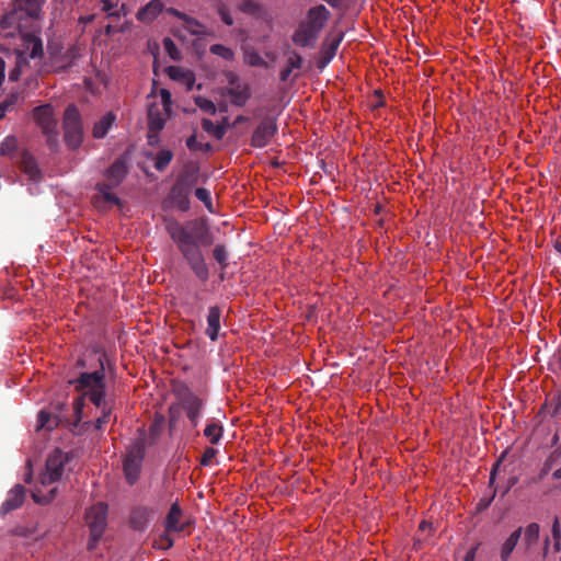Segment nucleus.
<instances>
[{
    "mask_svg": "<svg viewBox=\"0 0 561 561\" xmlns=\"http://www.w3.org/2000/svg\"><path fill=\"white\" fill-rule=\"evenodd\" d=\"M43 2L44 0H15L16 9L4 14L0 20L1 30L4 32L0 34V42L9 36H15V31H18V38L21 42L20 47L14 49L16 67L9 75L12 81L19 80L27 64V58L34 59L43 53V45L39 37L21 32L23 12L30 18H38Z\"/></svg>",
    "mask_w": 561,
    "mask_h": 561,
    "instance_id": "1",
    "label": "nucleus"
},
{
    "mask_svg": "<svg viewBox=\"0 0 561 561\" xmlns=\"http://www.w3.org/2000/svg\"><path fill=\"white\" fill-rule=\"evenodd\" d=\"M104 377V370L100 369L93 373H83L71 383L98 409H105L107 401L105 399Z\"/></svg>",
    "mask_w": 561,
    "mask_h": 561,
    "instance_id": "2",
    "label": "nucleus"
},
{
    "mask_svg": "<svg viewBox=\"0 0 561 561\" xmlns=\"http://www.w3.org/2000/svg\"><path fill=\"white\" fill-rule=\"evenodd\" d=\"M108 506L104 502L94 504L85 511V523L89 527L88 550L95 549L107 526Z\"/></svg>",
    "mask_w": 561,
    "mask_h": 561,
    "instance_id": "3",
    "label": "nucleus"
},
{
    "mask_svg": "<svg viewBox=\"0 0 561 561\" xmlns=\"http://www.w3.org/2000/svg\"><path fill=\"white\" fill-rule=\"evenodd\" d=\"M172 237L178 242L184 256L188 260L197 277L202 280H206L208 277V268L196 243L184 230H181L179 234L173 233Z\"/></svg>",
    "mask_w": 561,
    "mask_h": 561,
    "instance_id": "4",
    "label": "nucleus"
},
{
    "mask_svg": "<svg viewBox=\"0 0 561 561\" xmlns=\"http://www.w3.org/2000/svg\"><path fill=\"white\" fill-rule=\"evenodd\" d=\"M127 173V165L124 160L115 161L105 172V183L99 184L98 188L105 201L112 204H119L118 197L112 192V188L117 186Z\"/></svg>",
    "mask_w": 561,
    "mask_h": 561,
    "instance_id": "5",
    "label": "nucleus"
},
{
    "mask_svg": "<svg viewBox=\"0 0 561 561\" xmlns=\"http://www.w3.org/2000/svg\"><path fill=\"white\" fill-rule=\"evenodd\" d=\"M68 460V454L60 449L53 450L48 455L45 469L39 476L41 483L44 486H47L59 481L64 474L65 466L67 465Z\"/></svg>",
    "mask_w": 561,
    "mask_h": 561,
    "instance_id": "6",
    "label": "nucleus"
},
{
    "mask_svg": "<svg viewBox=\"0 0 561 561\" xmlns=\"http://www.w3.org/2000/svg\"><path fill=\"white\" fill-rule=\"evenodd\" d=\"M65 140L70 148H77L83 138L81 117L78 108L69 105L64 115Z\"/></svg>",
    "mask_w": 561,
    "mask_h": 561,
    "instance_id": "7",
    "label": "nucleus"
},
{
    "mask_svg": "<svg viewBox=\"0 0 561 561\" xmlns=\"http://www.w3.org/2000/svg\"><path fill=\"white\" fill-rule=\"evenodd\" d=\"M170 112L162 111L161 106L157 103H151L148 110V144L153 146L158 142V134L163 129Z\"/></svg>",
    "mask_w": 561,
    "mask_h": 561,
    "instance_id": "8",
    "label": "nucleus"
},
{
    "mask_svg": "<svg viewBox=\"0 0 561 561\" xmlns=\"http://www.w3.org/2000/svg\"><path fill=\"white\" fill-rule=\"evenodd\" d=\"M33 116L49 140L57 135V119L51 105L46 104L36 107Z\"/></svg>",
    "mask_w": 561,
    "mask_h": 561,
    "instance_id": "9",
    "label": "nucleus"
},
{
    "mask_svg": "<svg viewBox=\"0 0 561 561\" xmlns=\"http://www.w3.org/2000/svg\"><path fill=\"white\" fill-rule=\"evenodd\" d=\"M142 458L144 447L140 444H136L128 450L124 459V472L130 483L135 482L139 477Z\"/></svg>",
    "mask_w": 561,
    "mask_h": 561,
    "instance_id": "10",
    "label": "nucleus"
},
{
    "mask_svg": "<svg viewBox=\"0 0 561 561\" xmlns=\"http://www.w3.org/2000/svg\"><path fill=\"white\" fill-rule=\"evenodd\" d=\"M190 524V517L184 514L179 503H173L169 513H167V517H164V530L167 533H181Z\"/></svg>",
    "mask_w": 561,
    "mask_h": 561,
    "instance_id": "11",
    "label": "nucleus"
},
{
    "mask_svg": "<svg viewBox=\"0 0 561 561\" xmlns=\"http://www.w3.org/2000/svg\"><path fill=\"white\" fill-rule=\"evenodd\" d=\"M276 133V124L273 119L261 123L254 130L251 145L256 148L265 147Z\"/></svg>",
    "mask_w": 561,
    "mask_h": 561,
    "instance_id": "12",
    "label": "nucleus"
},
{
    "mask_svg": "<svg viewBox=\"0 0 561 561\" xmlns=\"http://www.w3.org/2000/svg\"><path fill=\"white\" fill-rule=\"evenodd\" d=\"M231 87L227 90L230 102L234 105L242 106L250 98V89L248 84L237 82V79L231 75Z\"/></svg>",
    "mask_w": 561,
    "mask_h": 561,
    "instance_id": "13",
    "label": "nucleus"
},
{
    "mask_svg": "<svg viewBox=\"0 0 561 561\" xmlns=\"http://www.w3.org/2000/svg\"><path fill=\"white\" fill-rule=\"evenodd\" d=\"M318 35L319 32L314 31V28L304 22L295 32L293 41L296 45L301 47L312 46L316 43Z\"/></svg>",
    "mask_w": 561,
    "mask_h": 561,
    "instance_id": "14",
    "label": "nucleus"
},
{
    "mask_svg": "<svg viewBox=\"0 0 561 561\" xmlns=\"http://www.w3.org/2000/svg\"><path fill=\"white\" fill-rule=\"evenodd\" d=\"M329 19V11L324 5H317L311 8L307 13V20L305 21L314 31L321 32Z\"/></svg>",
    "mask_w": 561,
    "mask_h": 561,
    "instance_id": "15",
    "label": "nucleus"
},
{
    "mask_svg": "<svg viewBox=\"0 0 561 561\" xmlns=\"http://www.w3.org/2000/svg\"><path fill=\"white\" fill-rule=\"evenodd\" d=\"M220 316L221 312L218 307H210L207 316L206 334L211 341L217 340L220 330Z\"/></svg>",
    "mask_w": 561,
    "mask_h": 561,
    "instance_id": "16",
    "label": "nucleus"
},
{
    "mask_svg": "<svg viewBox=\"0 0 561 561\" xmlns=\"http://www.w3.org/2000/svg\"><path fill=\"white\" fill-rule=\"evenodd\" d=\"M151 511L147 507H137L129 514V524L137 530L144 529L150 520Z\"/></svg>",
    "mask_w": 561,
    "mask_h": 561,
    "instance_id": "17",
    "label": "nucleus"
},
{
    "mask_svg": "<svg viewBox=\"0 0 561 561\" xmlns=\"http://www.w3.org/2000/svg\"><path fill=\"white\" fill-rule=\"evenodd\" d=\"M163 10L161 0H151L145 8L139 10L137 18L141 22H150Z\"/></svg>",
    "mask_w": 561,
    "mask_h": 561,
    "instance_id": "18",
    "label": "nucleus"
},
{
    "mask_svg": "<svg viewBox=\"0 0 561 561\" xmlns=\"http://www.w3.org/2000/svg\"><path fill=\"white\" fill-rule=\"evenodd\" d=\"M168 75L170 76L171 79L183 82L188 90H191L195 83L194 73L190 70H184L181 67H169Z\"/></svg>",
    "mask_w": 561,
    "mask_h": 561,
    "instance_id": "19",
    "label": "nucleus"
},
{
    "mask_svg": "<svg viewBox=\"0 0 561 561\" xmlns=\"http://www.w3.org/2000/svg\"><path fill=\"white\" fill-rule=\"evenodd\" d=\"M116 121V116L108 112L104 114L93 126V137L103 138Z\"/></svg>",
    "mask_w": 561,
    "mask_h": 561,
    "instance_id": "20",
    "label": "nucleus"
},
{
    "mask_svg": "<svg viewBox=\"0 0 561 561\" xmlns=\"http://www.w3.org/2000/svg\"><path fill=\"white\" fill-rule=\"evenodd\" d=\"M168 13L181 19L184 22L185 27L191 34L199 35L203 34V25L198 23L195 19L187 16L186 14L170 8L167 10Z\"/></svg>",
    "mask_w": 561,
    "mask_h": 561,
    "instance_id": "21",
    "label": "nucleus"
},
{
    "mask_svg": "<svg viewBox=\"0 0 561 561\" xmlns=\"http://www.w3.org/2000/svg\"><path fill=\"white\" fill-rule=\"evenodd\" d=\"M202 407L203 402L196 396H190L184 401V409L186 411V414L194 424L197 423Z\"/></svg>",
    "mask_w": 561,
    "mask_h": 561,
    "instance_id": "22",
    "label": "nucleus"
},
{
    "mask_svg": "<svg viewBox=\"0 0 561 561\" xmlns=\"http://www.w3.org/2000/svg\"><path fill=\"white\" fill-rule=\"evenodd\" d=\"M522 534H523V528L518 527L511 534V536L503 543L502 550H501V558L503 561H506L508 559L510 554L516 547Z\"/></svg>",
    "mask_w": 561,
    "mask_h": 561,
    "instance_id": "23",
    "label": "nucleus"
},
{
    "mask_svg": "<svg viewBox=\"0 0 561 561\" xmlns=\"http://www.w3.org/2000/svg\"><path fill=\"white\" fill-rule=\"evenodd\" d=\"M57 425V420L51 413L46 411H39L37 414L35 430L37 432L46 430L51 431Z\"/></svg>",
    "mask_w": 561,
    "mask_h": 561,
    "instance_id": "24",
    "label": "nucleus"
},
{
    "mask_svg": "<svg viewBox=\"0 0 561 561\" xmlns=\"http://www.w3.org/2000/svg\"><path fill=\"white\" fill-rule=\"evenodd\" d=\"M196 181V178L194 174L191 175H181L176 180V183L172 187V194H184L185 196L188 194L191 185Z\"/></svg>",
    "mask_w": 561,
    "mask_h": 561,
    "instance_id": "25",
    "label": "nucleus"
},
{
    "mask_svg": "<svg viewBox=\"0 0 561 561\" xmlns=\"http://www.w3.org/2000/svg\"><path fill=\"white\" fill-rule=\"evenodd\" d=\"M25 494L26 493H14L10 500L5 501L2 506H0V515L4 516L9 512L22 507L25 502Z\"/></svg>",
    "mask_w": 561,
    "mask_h": 561,
    "instance_id": "26",
    "label": "nucleus"
},
{
    "mask_svg": "<svg viewBox=\"0 0 561 561\" xmlns=\"http://www.w3.org/2000/svg\"><path fill=\"white\" fill-rule=\"evenodd\" d=\"M21 168L28 175L31 180H37L39 176V169L36 165L33 157L24 154L21 161Z\"/></svg>",
    "mask_w": 561,
    "mask_h": 561,
    "instance_id": "27",
    "label": "nucleus"
},
{
    "mask_svg": "<svg viewBox=\"0 0 561 561\" xmlns=\"http://www.w3.org/2000/svg\"><path fill=\"white\" fill-rule=\"evenodd\" d=\"M539 531H540V527L537 523H531L530 525H528V527L526 528V534H525V543L527 547L537 545V542L539 540Z\"/></svg>",
    "mask_w": 561,
    "mask_h": 561,
    "instance_id": "28",
    "label": "nucleus"
},
{
    "mask_svg": "<svg viewBox=\"0 0 561 561\" xmlns=\"http://www.w3.org/2000/svg\"><path fill=\"white\" fill-rule=\"evenodd\" d=\"M204 435L211 444H217L222 436V427L215 423L208 424L204 430Z\"/></svg>",
    "mask_w": 561,
    "mask_h": 561,
    "instance_id": "29",
    "label": "nucleus"
},
{
    "mask_svg": "<svg viewBox=\"0 0 561 561\" xmlns=\"http://www.w3.org/2000/svg\"><path fill=\"white\" fill-rule=\"evenodd\" d=\"M173 158L170 150H161L154 158V168L159 171L164 170Z\"/></svg>",
    "mask_w": 561,
    "mask_h": 561,
    "instance_id": "30",
    "label": "nucleus"
},
{
    "mask_svg": "<svg viewBox=\"0 0 561 561\" xmlns=\"http://www.w3.org/2000/svg\"><path fill=\"white\" fill-rule=\"evenodd\" d=\"M243 60L247 65L252 67H263L266 66L265 60L261 57V55L255 50H245Z\"/></svg>",
    "mask_w": 561,
    "mask_h": 561,
    "instance_id": "31",
    "label": "nucleus"
},
{
    "mask_svg": "<svg viewBox=\"0 0 561 561\" xmlns=\"http://www.w3.org/2000/svg\"><path fill=\"white\" fill-rule=\"evenodd\" d=\"M240 10L244 13L251 14L253 16H261L263 10L259 3L252 0H244L240 4Z\"/></svg>",
    "mask_w": 561,
    "mask_h": 561,
    "instance_id": "32",
    "label": "nucleus"
},
{
    "mask_svg": "<svg viewBox=\"0 0 561 561\" xmlns=\"http://www.w3.org/2000/svg\"><path fill=\"white\" fill-rule=\"evenodd\" d=\"M210 53L221 57L225 60H232L234 58V53L232 49L220 44L211 45Z\"/></svg>",
    "mask_w": 561,
    "mask_h": 561,
    "instance_id": "33",
    "label": "nucleus"
},
{
    "mask_svg": "<svg viewBox=\"0 0 561 561\" xmlns=\"http://www.w3.org/2000/svg\"><path fill=\"white\" fill-rule=\"evenodd\" d=\"M202 125L204 130L213 134L218 139L224 136V129L220 126H215L211 121L204 119Z\"/></svg>",
    "mask_w": 561,
    "mask_h": 561,
    "instance_id": "34",
    "label": "nucleus"
},
{
    "mask_svg": "<svg viewBox=\"0 0 561 561\" xmlns=\"http://www.w3.org/2000/svg\"><path fill=\"white\" fill-rule=\"evenodd\" d=\"M195 196L204 203L206 208L211 211V197L209 191L206 188L199 187L195 191Z\"/></svg>",
    "mask_w": 561,
    "mask_h": 561,
    "instance_id": "35",
    "label": "nucleus"
},
{
    "mask_svg": "<svg viewBox=\"0 0 561 561\" xmlns=\"http://www.w3.org/2000/svg\"><path fill=\"white\" fill-rule=\"evenodd\" d=\"M102 411V416H100L96 421H95V428L96 430H102L103 425L108 423L110 421V416H111V412H112V408L108 403H106V408L105 409H100Z\"/></svg>",
    "mask_w": 561,
    "mask_h": 561,
    "instance_id": "36",
    "label": "nucleus"
},
{
    "mask_svg": "<svg viewBox=\"0 0 561 561\" xmlns=\"http://www.w3.org/2000/svg\"><path fill=\"white\" fill-rule=\"evenodd\" d=\"M196 105L206 113L215 114L216 112V105L210 100L197 98Z\"/></svg>",
    "mask_w": 561,
    "mask_h": 561,
    "instance_id": "37",
    "label": "nucleus"
},
{
    "mask_svg": "<svg viewBox=\"0 0 561 561\" xmlns=\"http://www.w3.org/2000/svg\"><path fill=\"white\" fill-rule=\"evenodd\" d=\"M163 46H164V49L167 50V53L169 54V56L172 59L176 60V59L180 58V51L176 48L175 44L172 42V39L164 38L163 39Z\"/></svg>",
    "mask_w": 561,
    "mask_h": 561,
    "instance_id": "38",
    "label": "nucleus"
},
{
    "mask_svg": "<svg viewBox=\"0 0 561 561\" xmlns=\"http://www.w3.org/2000/svg\"><path fill=\"white\" fill-rule=\"evenodd\" d=\"M160 103L157 104L158 106H161L162 111L164 112H170V106H171V93L165 90V89H162L160 91Z\"/></svg>",
    "mask_w": 561,
    "mask_h": 561,
    "instance_id": "39",
    "label": "nucleus"
},
{
    "mask_svg": "<svg viewBox=\"0 0 561 561\" xmlns=\"http://www.w3.org/2000/svg\"><path fill=\"white\" fill-rule=\"evenodd\" d=\"M34 502L39 505H47L49 504L55 493H31Z\"/></svg>",
    "mask_w": 561,
    "mask_h": 561,
    "instance_id": "40",
    "label": "nucleus"
},
{
    "mask_svg": "<svg viewBox=\"0 0 561 561\" xmlns=\"http://www.w3.org/2000/svg\"><path fill=\"white\" fill-rule=\"evenodd\" d=\"M214 257L219 264L226 265V261L228 257L226 248L221 244L216 245L214 249Z\"/></svg>",
    "mask_w": 561,
    "mask_h": 561,
    "instance_id": "41",
    "label": "nucleus"
},
{
    "mask_svg": "<svg viewBox=\"0 0 561 561\" xmlns=\"http://www.w3.org/2000/svg\"><path fill=\"white\" fill-rule=\"evenodd\" d=\"M217 454V450L213 447L206 448L203 456H202V465L208 466L210 465L211 460L215 458Z\"/></svg>",
    "mask_w": 561,
    "mask_h": 561,
    "instance_id": "42",
    "label": "nucleus"
},
{
    "mask_svg": "<svg viewBox=\"0 0 561 561\" xmlns=\"http://www.w3.org/2000/svg\"><path fill=\"white\" fill-rule=\"evenodd\" d=\"M84 399H85V397H83V394H82L73 402V410H75L76 417L78 420L82 419V412H83V408H84Z\"/></svg>",
    "mask_w": 561,
    "mask_h": 561,
    "instance_id": "43",
    "label": "nucleus"
},
{
    "mask_svg": "<svg viewBox=\"0 0 561 561\" xmlns=\"http://www.w3.org/2000/svg\"><path fill=\"white\" fill-rule=\"evenodd\" d=\"M494 496L495 493H493V495L490 497L481 499L476 506V512H482L483 510L489 508L492 502L494 501Z\"/></svg>",
    "mask_w": 561,
    "mask_h": 561,
    "instance_id": "44",
    "label": "nucleus"
},
{
    "mask_svg": "<svg viewBox=\"0 0 561 561\" xmlns=\"http://www.w3.org/2000/svg\"><path fill=\"white\" fill-rule=\"evenodd\" d=\"M551 535L554 540H558L561 538V524L560 519L558 517H554L552 527H551Z\"/></svg>",
    "mask_w": 561,
    "mask_h": 561,
    "instance_id": "45",
    "label": "nucleus"
},
{
    "mask_svg": "<svg viewBox=\"0 0 561 561\" xmlns=\"http://www.w3.org/2000/svg\"><path fill=\"white\" fill-rule=\"evenodd\" d=\"M219 15L224 23H226L227 25H232L233 19L225 8L219 9Z\"/></svg>",
    "mask_w": 561,
    "mask_h": 561,
    "instance_id": "46",
    "label": "nucleus"
},
{
    "mask_svg": "<svg viewBox=\"0 0 561 561\" xmlns=\"http://www.w3.org/2000/svg\"><path fill=\"white\" fill-rule=\"evenodd\" d=\"M32 473H33V465H32V461L28 459L25 465V482H31Z\"/></svg>",
    "mask_w": 561,
    "mask_h": 561,
    "instance_id": "47",
    "label": "nucleus"
},
{
    "mask_svg": "<svg viewBox=\"0 0 561 561\" xmlns=\"http://www.w3.org/2000/svg\"><path fill=\"white\" fill-rule=\"evenodd\" d=\"M477 549H478V546H473V547H471V548L467 551V553H466V556H465V558H463V561H473V560H474V558H476Z\"/></svg>",
    "mask_w": 561,
    "mask_h": 561,
    "instance_id": "48",
    "label": "nucleus"
},
{
    "mask_svg": "<svg viewBox=\"0 0 561 561\" xmlns=\"http://www.w3.org/2000/svg\"><path fill=\"white\" fill-rule=\"evenodd\" d=\"M102 3H103V11L107 12L108 15L115 14V12L112 10L113 5L110 3L108 0H103Z\"/></svg>",
    "mask_w": 561,
    "mask_h": 561,
    "instance_id": "49",
    "label": "nucleus"
},
{
    "mask_svg": "<svg viewBox=\"0 0 561 561\" xmlns=\"http://www.w3.org/2000/svg\"><path fill=\"white\" fill-rule=\"evenodd\" d=\"M333 8H341L344 4V0H324Z\"/></svg>",
    "mask_w": 561,
    "mask_h": 561,
    "instance_id": "50",
    "label": "nucleus"
},
{
    "mask_svg": "<svg viewBox=\"0 0 561 561\" xmlns=\"http://www.w3.org/2000/svg\"><path fill=\"white\" fill-rule=\"evenodd\" d=\"M195 142H196V137L195 136H191L187 138L186 140V145L190 149H195Z\"/></svg>",
    "mask_w": 561,
    "mask_h": 561,
    "instance_id": "51",
    "label": "nucleus"
},
{
    "mask_svg": "<svg viewBox=\"0 0 561 561\" xmlns=\"http://www.w3.org/2000/svg\"><path fill=\"white\" fill-rule=\"evenodd\" d=\"M161 541L164 542V547H173V540L167 535L161 538Z\"/></svg>",
    "mask_w": 561,
    "mask_h": 561,
    "instance_id": "52",
    "label": "nucleus"
},
{
    "mask_svg": "<svg viewBox=\"0 0 561 561\" xmlns=\"http://www.w3.org/2000/svg\"><path fill=\"white\" fill-rule=\"evenodd\" d=\"M93 18L94 16L92 14L85 15V16H81L79 19V22L82 23V24H88V23L92 22Z\"/></svg>",
    "mask_w": 561,
    "mask_h": 561,
    "instance_id": "53",
    "label": "nucleus"
},
{
    "mask_svg": "<svg viewBox=\"0 0 561 561\" xmlns=\"http://www.w3.org/2000/svg\"><path fill=\"white\" fill-rule=\"evenodd\" d=\"M499 467H500V462L497 461V462L494 465V467H493V469H492V471H491V476H490V482H491V483H492V482H493V480H494V476H495V472H496V470L499 469Z\"/></svg>",
    "mask_w": 561,
    "mask_h": 561,
    "instance_id": "54",
    "label": "nucleus"
},
{
    "mask_svg": "<svg viewBox=\"0 0 561 561\" xmlns=\"http://www.w3.org/2000/svg\"><path fill=\"white\" fill-rule=\"evenodd\" d=\"M67 56H69L71 59L76 58V56H77L76 49L72 48V49L68 50Z\"/></svg>",
    "mask_w": 561,
    "mask_h": 561,
    "instance_id": "55",
    "label": "nucleus"
},
{
    "mask_svg": "<svg viewBox=\"0 0 561 561\" xmlns=\"http://www.w3.org/2000/svg\"><path fill=\"white\" fill-rule=\"evenodd\" d=\"M340 41H341V38H337V39L335 41L334 45L332 46V55H334L335 49L337 48V46H339V44H340Z\"/></svg>",
    "mask_w": 561,
    "mask_h": 561,
    "instance_id": "56",
    "label": "nucleus"
},
{
    "mask_svg": "<svg viewBox=\"0 0 561 561\" xmlns=\"http://www.w3.org/2000/svg\"><path fill=\"white\" fill-rule=\"evenodd\" d=\"M290 70H286L282 73V80H286L287 76L289 75Z\"/></svg>",
    "mask_w": 561,
    "mask_h": 561,
    "instance_id": "57",
    "label": "nucleus"
},
{
    "mask_svg": "<svg viewBox=\"0 0 561 561\" xmlns=\"http://www.w3.org/2000/svg\"><path fill=\"white\" fill-rule=\"evenodd\" d=\"M556 250L561 253V242H557L554 245Z\"/></svg>",
    "mask_w": 561,
    "mask_h": 561,
    "instance_id": "58",
    "label": "nucleus"
},
{
    "mask_svg": "<svg viewBox=\"0 0 561 561\" xmlns=\"http://www.w3.org/2000/svg\"><path fill=\"white\" fill-rule=\"evenodd\" d=\"M427 526H428L427 523L424 520V522L421 523L420 528L422 530H424Z\"/></svg>",
    "mask_w": 561,
    "mask_h": 561,
    "instance_id": "59",
    "label": "nucleus"
},
{
    "mask_svg": "<svg viewBox=\"0 0 561 561\" xmlns=\"http://www.w3.org/2000/svg\"><path fill=\"white\" fill-rule=\"evenodd\" d=\"M299 62H300V59L298 58L297 62L296 61L291 62V66L293 67H299Z\"/></svg>",
    "mask_w": 561,
    "mask_h": 561,
    "instance_id": "60",
    "label": "nucleus"
},
{
    "mask_svg": "<svg viewBox=\"0 0 561 561\" xmlns=\"http://www.w3.org/2000/svg\"><path fill=\"white\" fill-rule=\"evenodd\" d=\"M113 32L112 27L110 25L106 26V34H111Z\"/></svg>",
    "mask_w": 561,
    "mask_h": 561,
    "instance_id": "61",
    "label": "nucleus"
},
{
    "mask_svg": "<svg viewBox=\"0 0 561 561\" xmlns=\"http://www.w3.org/2000/svg\"><path fill=\"white\" fill-rule=\"evenodd\" d=\"M12 491H23V488L20 485H15V488Z\"/></svg>",
    "mask_w": 561,
    "mask_h": 561,
    "instance_id": "62",
    "label": "nucleus"
},
{
    "mask_svg": "<svg viewBox=\"0 0 561 561\" xmlns=\"http://www.w3.org/2000/svg\"><path fill=\"white\" fill-rule=\"evenodd\" d=\"M243 121H244V118H243V117H241V116H240V117H238V118L236 119V122H237V123H239V122H243Z\"/></svg>",
    "mask_w": 561,
    "mask_h": 561,
    "instance_id": "63",
    "label": "nucleus"
},
{
    "mask_svg": "<svg viewBox=\"0 0 561 561\" xmlns=\"http://www.w3.org/2000/svg\"><path fill=\"white\" fill-rule=\"evenodd\" d=\"M548 545H549V540L548 538L546 539V542H545V550L548 548Z\"/></svg>",
    "mask_w": 561,
    "mask_h": 561,
    "instance_id": "64",
    "label": "nucleus"
}]
</instances>
